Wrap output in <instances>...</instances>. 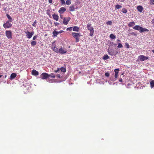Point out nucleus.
<instances>
[{"mask_svg":"<svg viewBox=\"0 0 154 154\" xmlns=\"http://www.w3.org/2000/svg\"><path fill=\"white\" fill-rule=\"evenodd\" d=\"M72 36L75 39V42H77L79 41V37L82 35L80 34L79 33L72 32Z\"/></svg>","mask_w":154,"mask_h":154,"instance_id":"nucleus-1","label":"nucleus"},{"mask_svg":"<svg viewBox=\"0 0 154 154\" xmlns=\"http://www.w3.org/2000/svg\"><path fill=\"white\" fill-rule=\"evenodd\" d=\"M10 22L9 21H7L5 23H4L3 24V27L5 29L9 28L11 27L12 26V24L10 23Z\"/></svg>","mask_w":154,"mask_h":154,"instance_id":"nucleus-2","label":"nucleus"},{"mask_svg":"<svg viewBox=\"0 0 154 154\" xmlns=\"http://www.w3.org/2000/svg\"><path fill=\"white\" fill-rule=\"evenodd\" d=\"M149 58V57H146L144 55H140L138 57V59L141 61H143L145 60H147Z\"/></svg>","mask_w":154,"mask_h":154,"instance_id":"nucleus-3","label":"nucleus"},{"mask_svg":"<svg viewBox=\"0 0 154 154\" xmlns=\"http://www.w3.org/2000/svg\"><path fill=\"white\" fill-rule=\"evenodd\" d=\"M5 34L8 39L12 38V33L10 30H7L5 31Z\"/></svg>","mask_w":154,"mask_h":154,"instance_id":"nucleus-4","label":"nucleus"},{"mask_svg":"<svg viewBox=\"0 0 154 154\" xmlns=\"http://www.w3.org/2000/svg\"><path fill=\"white\" fill-rule=\"evenodd\" d=\"M66 49L65 48H63L62 47H61L59 50L58 53H60L61 54H64L66 53Z\"/></svg>","mask_w":154,"mask_h":154,"instance_id":"nucleus-5","label":"nucleus"},{"mask_svg":"<svg viewBox=\"0 0 154 154\" xmlns=\"http://www.w3.org/2000/svg\"><path fill=\"white\" fill-rule=\"evenodd\" d=\"M48 77V74L46 73H43L41 75V78L42 79H46Z\"/></svg>","mask_w":154,"mask_h":154,"instance_id":"nucleus-6","label":"nucleus"},{"mask_svg":"<svg viewBox=\"0 0 154 154\" xmlns=\"http://www.w3.org/2000/svg\"><path fill=\"white\" fill-rule=\"evenodd\" d=\"M70 20V18L69 17L66 18H64L63 20V23L65 25L67 24L68 23V22Z\"/></svg>","mask_w":154,"mask_h":154,"instance_id":"nucleus-7","label":"nucleus"},{"mask_svg":"<svg viewBox=\"0 0 154 154\" xmlns=\"http://www.w3.org/2000/svg\"><path fill=\"white\" fill-rule=\"evenodd\" d=\"M25 33L26 34V36L27 38L30 39L32 37L30 33V32L28 30H27L24 31Z\"/></svg>","mask_w":154,"mask_h":154,"instance_id":"nucleus-8","label":"nucleus"},{"mask_svg":"<svg viewBox=\"0 0 154 154\" xmlns=\"http://www.w3.org/2000/svg\"><path fill=\"white\" fill-rule=\"evenodd\" d=\"M66 11V9L64 7H61L60 8L58 11L59 13L60 14H62Z\"/></svg>","mask_w":154,"mask_h":154,"instance_id":"nucleus-9","label":"nucleus"},{"mask_svg":"<svg viewBox=\"0 0 154 154\" xmlns=\"http://www.w3.org/2000/svg\"><path fill=\"white\" fill-rule=\"evenodd\" d=\"M87 27L88 28V29L90 31H92L94 30V29L91 26V24H88L87 25Z\"/></svg>","mask_w":154,"mask_h":154,"instance_id":"nucleus-10","label":"nucleus"},{"mask_svg":"<svg viewBox=\"0 0 154 154\" xmlns=\"http://www.w3.org/2000/svg\"><path fill=\"white\" fill-rule=\"evenodd\" d=\"M53 19L56 21H58L59 19V16L58 15L54 14L52 15Z\"/></svg>","mask_w":154,"mask_h":154,"instance_id":"nucleus-11","label":"nucleus"},{"mask_svg":"<svg viewBox=\"0 0 154 154\" xmlns=\"http://www.w3.org/2000/svg\"><path fill=\"white\" fill-rule=\"evenodd\" d=\"M119 69H116L114 70V72L115 73V78H117L118 76V73H119Z\"/></svg>","mask_w":154,"mask_h":154,"instance_id":"nucleus-12","label":"nucleus"},{"mask_svg":"<svg viewBox=\"0 0 154 154\" xmlns=\"http://www.w3.org/2000/svg\"><path fill=\"white\" fill-rule=\"evenodd\" d=\"M17 74L15 73H12L10 76V79L11 80H12L14 79L15 78Z\"/></svg>","mask_w":154,"mask_h":154,"instance_id":"nucleus-13","label":"nucleus"},{"mask_svg":"<svg viewBox=\"0 0 154 154\" xmlns=\"http://www.w3.org/2000/svg\"><path fill=\"white\" fill-rule=\"evenodd\" d=\"M32 74L35 76H37L38 75V72L36 70L33 69L32 71Z\"/></svg>","mask_w":154,"mask_h":154,"instance_id":"nucleus-14","label":"nucleus"},{"mask_svg":"<svg viewBox=\"0 0 154 154\" xmlns=\"http://www.w3.org/2000/svg\"><path fill=\"white\" fill-rule=\"evenodd\" d=\"M137 9L139 12L141 13L143 10V8L142 6L139 5L137 6Z\"/></svg>","mask_w":154,"mask_h":154,"instance_id":"nucleus-15","label":"nucleus"},{"mask_svg":"<svg viewBox=\"0 0 154 154\" xmlns=\"http://www.w3.org/2000/svg\"><path fill=\"white\" fill-rule=\"evenodd\" d=\"M69 9L70 11H74L75 10V6L72 5L69 8Z\"/></svg>","mask_w":154,"mask_h":154,"instance_id":"nucleus-16","label":"nucleus"},{"mask_svg":"<svg viewBox=\"0 0 154 154\" xmlns=\"http://www.w3.org/2000/svg\"><path fill=\"white\" fill-rule=\"evenodd\" d=\"M141 27L140 26L136 25L133 27V28L135 30L140 31Z\"/></svg>","mask_w":154,"mask_h":154,"instance_id":"nucleus-17","label":"nucleus"},{"mask_svg":"<svg viewBox=\"0 0 154 154\" xmlns=\"http://www.w3.org/2000/svg\"><path fill=\"white\" fill-rule=\"evenodd\" d=\"M79 28L77 26H75L73 27L72 30L74 31L79 32Z\"/></svg>","mask_w":154,"mask_h":154,"instance_id":"nucleus-18","label":"nucleus"},{"mask_svg":"<svg viewBox=\"0 0 154 154\" xmlns=\"http://www.w3.org/2000/svg\"><path fill=\"white\" fill-rule=\"evenodd\" d=\"M6 16L9 19V20L8 21H9L10 22H12V19L11 16L8 14H6Z\"/></svg>","mask_w":154,"mask_h":154,"instance_id":"nucleus-19","label":"nucleus"},{"mask_svg":"<svg viewBox=\"0 0 154 154\" xmlns=\"http://www.w3.org/2000/svg\"><path fill=\"white\" fill-rule=\"evenodd\" d=\"M150 85L151 88H152L154 87V80H150Z\"/></svg>","mask_w":154,"mask_h":154,"instance_id":"nucleus-20","label":"nucleus"},{"mask_svg":"<svg viewBox=\"0 0 154 154\" xmlns=\"http://www.w3.org/2000/svg\"><path fill=\"white\" fill-rule=\"evenodd\" d=\"M135 25V23L133 21L129 23L128 24V26L129 27H131Z\"/></svg>","mask_w":154,"mask_h":154,"instance_id":"nucleus-21","label":"nucleus"},{"mask_svg":"<svg viewBox=\"0 0 154 154\" xmlns=\"http://www.w3.org/2000/svg\"><path fill=\"white\" fill-rule=\"evenodd\" d=\"M109 58V57L107 54H105L103 56V59L104 60H106Z\"/></svg>","mask_w":154,"mask_h":154,"instance_id":"nucleus-22","label":"nucleus"},{"mask_svg":"<svg viewBox=\"0 0 154 154\" xmlns=\"http://www.w3.org/2000/svg\"><path fill=\"white\" fill-rule=\"evenodd\" d=\"M48 77H50L53 78H54L55 77V75L53 73H51L50 74H48Z\"/></svg>","mask_w":154,"mask_h":154,"instance_id":"nucleus-23","label":"nucleus"},{"mask_svg":"<svg viewBox=\"0 0 154 154\" xmlns=\"http://www.w3.org/2000/svg\"><path fill=\"white\" fill-rule=\"evenodd\" d=\"M109 37L111 38L112 39H115L116 38V36H115V35L112 34H111L110 35Z\"/></svg>","mask_w":154,"mask_h":154,"instance_id":"nucleus-24","label":"nucleus"},{"mask_svg":"<svg viewBox=\"0 0 154 154\" xmlns=\"http://www.w3.org/2000/svg\"><path fill=\"white\" fill-rule=\"evenodd\" d=\"M53 35L54 37L57 36V35L58 34V32L54 31L53 32Z\"/></svg>","mask_w":154,"mask_h":154,"instance_id":"nucleus-25","label":"nucleus"},{"mask_svg":"<svg viewBox=\"0 0 154 154\" xmlns=\"http://www.w3.org/2000/svg\"><path fill=\"white\" fill-rule=\"evenodd\" d=\"M36 44V42L35 41H32L31 43V45L32 46H35Z\"/></svg>","mask_w":154,"mask_h":154,"instance_id":"nucleus-26","label":"nucleus"},{"mask_svg":"<svg viewBox=\"0 0 154 154\" xmlns=\"http://www.w3.org/2000/svg\"><path fill=\"white\" fill-rule=\"evenodd\" d=\"M122 12L124 14H126L127 12V10L125 8H124L122 9Z\"/></svg>","mask_w":154,"mask_h":154,"instance_id":"nucleus-27","label":"nucleus"},{"mask_svg":"<svg viewBox=\"0 0 154 154\" xmlns=\"http://www.w3.org/2000/svg\"><path fill=\"white\" fill-rule=\"evenodd\" d=\"M60 69L62 72H66V69L63 67H61Z\"/></svg>","mask_w":154,"mask_h":154,"instance_id":"nucleus-28","label":"nucleus"},{"mask_svg":"<svg viewBox=\"0 0 154 154\" xmlns=\"http://www.w3.org/2000/svg\"><path fill=\"white\" fill-rule=\"evenodd\" d=\"M122 6L120 5H116L115 6V9H118L122 8Z\"/></svg>","mask_w":154,"mask_h":154,"instance_id":"nucleus-29","label":"nucleus"},{"mask_svg":"<svg viewBox=\"0 0 154 154\" xmlns=\"http://www.w3.org/2000/svg\"><path fill=\"white\" fill-rule=\"evenodd\" d=\"M145 28H143L142 27H141L140 30V33H141L143 32H145Z\"/></svg>","mask_w":154,"mask_h":154,"instance_id":"nucleus-30","label":"nucleus"},{"mask_svg":"<svg viewBox=\"0 0 154 154\" xmlns=\"http://www.w3.org/2000/svg\"><path fill=\"white\" fill-rule=\"evenodd\" d=\"M106 24L107 25H110L112 24V22L111 21H109L106 22Z\"/></svg>","mask_w":154,"mask_h":154,"instance_id":"nucleus-31","label":"nucleus"},{"mask_svg":"<svg viewBox=\"0 0 154 154\" xmlns=\"http://www.w3.org/2000/svg\"><path fill=\"white\" fill-rule=\"evenodd\" d=\"M53 50L54 51L57 53H58L59 52V50H58V48L56 47H55L54 48H53Z\"/></svg>","mask_w":154,"mask_h":154,"instance_id":"nucleus-32","label":"nucleus"},{"mask_svg":"<svg viewBox=\"0 0 154 154\" xmlns=\"http://www.w3.org/2000/svg\"><path fill=\"white\" fill-rule=\"evenodd\" d=\"M118 44V45L117 46L118 48H122L123 47L122 45L120 43H119Z\"/></svg>","mask_w":154,"mask_h":154,"instance_id":"nucleus-33","label":"nucleus"},{"mask_svg":"<svg viewBox=\"0 0 154 154\" xmlns=\"http://www.w3.org/2000/svg\"><path fill=\"white\" fill-rule=\"evenodd\" d=\"M71 3L70 0H67L66 2V4L67 5H69Z\"/></svg>","mask_w":154,"mask_h":154,"instance_id":"nucleus-34","label":"nucleus"},{"mask_svg":"<svg viewBox=\"0 0 154 154\" xmlns=\"http://www.w3.org/2000/svg\"><path fill=\"white\" fill-rule=\"evenodd\" d=\"M108 53H109V54L111 55H114V53L113 52H112V51H109Z\"/></svg>","mask_w":154,"mask_h":154,"instance_id":"nucleus-35","label":"nucleus"},{"mask_svg":"<svg viewBox=\"0 0 154 154\" xmlns=\"http://www.w3.org/2000/svg\"><path fill=\"white\" fill-rule=\"evenodd\" d=\"M90 32L89 33V35L90 36H92V35L93 34V33L94 32V30L90 31Z\"/></svg>","mask_w":154,"mask_h":154,"instance_id":"nucleus-36","label":"nucleus"},{"mask_svg":"<svg viewBox=\"0 0 154 154\" xmlns=\"http://www.w3.org/2000/svg\"><path fill=\"white\" fill-rule=\"evenodd\" d=\"M72 29H73L72 27H69V28H67L66 30L67 31H71L72 30Z\"/></svg>","mask_w":154,"mask_h":154,"instance_id":"nucleus-37","label":"nucleus"},{"mask_svg":"<svg viewBox=\"0 0 154 154\" xmlns=\"http://www.w3.org/2000/svg\"><path fill=\"white\" fill-rule=\"evenodd\" d=\"M36 20H35L34 21V22H33V23L32 24V26L35 27L36 26Z\"/></svg>","mask_w":154,"mask_h":154,"instance_id":"nucleus-38","label":"nucleus"},{"mask_svg":"<svg viewBox=\"0 0 154 154\" xmlns=\"http://www.w3.org/2000/svg\"><path fill=\"white\" fill-rule=\"evenodd\" d=\"M125 45L126 47V48H129V45L128 44L127 42H126L125 43Z\"/></svg>","mask_w":154,"mask_h":154,"instance_id":"nucleus-39","label":"nucleus"},{"mask_svg":"<svg viewBox=\"0 0 154 154\" xmlns=\"http://www.w3.org/2000/svg\"><path fill=\"white\" fill-rule=\"evenodd\" d=\"M131 35H134V36H136L137 35V34L134 32H132L130 33Z\"/></svg>","mask_w":154,"mask_h":154,"instance_id":"nucleus-40","label":"nucleus"},{"mask_svg":"<svg viewBox=\"0 0 154 154\" xmlns=\"http://www.w3.org/2000/svg\"><path fill=\"white\" fill-rule=\"evenodd\" d=\"M51 48L53 49L55 48V44L54 43H52Z\"/></svg>","mask_w":154,"mask_h":154,"instance_id":"nucleus-41","label":"nucleus"},{"mask_svg":"<svg viewBox=\"0 0 154 154\" xmlns=\"http://www.w3.org/2000/svg\"><path fill=\"white\" fill-rule=\"evenodd\" d=\"M105 75L106 76L108 77L109 76V73L108 72H106L105 74Z\"/></svg>","mask_w":154,"mask_h":154,"instance_id":"nucleus-42","label":"nucleus"},{"mask_svg":"<svg viewBox=\"0 0 154 154\" xmlns=\"http://www.w3.org/2000/svg\"><path fill=\"white\" fill-rule=\"evenodd\" d=\"M61 2V3L63 5L65 4V1L64 0H60Z\"/></svg>","mask_w":154,"mask_h":154,"instance_id":"nucleus-43","label":"nucleus"},{"mask_svg":"<svg viewBox=\"0 0 154 154\" xmlns=\"http://www.w3.org/2000/svg\"><path fill=\"white\" fill-rule=\"evenodd\" d=\"M60 69L59 68H57V70H55L54 72H59L60 71Z\"/></svg>","mask_w":154,"mask_h":154,"instance_id":"nucleus-44","label":"nucleus"},{"mask_svg":"<svg viewBox=\"0 0 154 154\" xmlns=\"http://www.w3.org/2000/svg\"><path fill=\"white\" fill-rule=\"evenodd\" d=\"M37 35H36L34 36L33 38V40H35V39H36L37 38Z\"/></svg>","mask_w":154,"mask_h":154,"instance_id":"nucleus-45","label":"nucleus"},{"mask_svg":"<svg viewBox=\"0 0 154 154\" xmlns=\"http://www.w3.org/2000/svg\"><path fill=\"white\" fill-rule=\"evenodd\" d=\"M54 24L56 26H58L60 25V24L57 22H56L54 23Z\"/></svg>","mask_w":154,"mask_h":154,"instance_id":"nucleus-46","label":"nucleus"},{"mask_svg":"<svg viewBox=\"0 0 154 154\" xmlns=\"http://www.w3.org/2000/svg\"><path fill=\"white\" fill-rule=\"evenodd\" d=\"M57 77L58 78H61V75L60 74H57Z\"/></svg>","mask_w":154,"mask_h":154,"instance_id":"nucleus-47","label":"nucleus"},{"mask_svg":"<svg viewBox=\"0 0 154 154\" xmlns=\"http://www.w3.org/2000/svg\"><path fill=\"white\" fill-rule=\"evenodd\" d=\"M64 32V31L63 30H61V31H59V32H58V33H61L62 32Z\"/></svg>","mask_w":154,"mask_h":154,"instance_id":"nucleus-48","label":"nucleus"},{"mask_svg":"<svg viewBox=\"0 0 154 154\" xmlns=\"http://www.w3.org/2000/svg\"><path fill=\"white\" fill-rule=\"evenodd\" d=\"M48 2L50 3H52V0H48Z\"/></svg>","mask_w":154,"mask_h":154,"instance_id":"nucleus-49","label":"nucleus"},{"mask_svg":"<svg viewBox=\"0 0 154 154\" xmlns=\"http://www.w3.org/2000/svg\"><path fill=\"white\" fill-rule=\"evenodd\" d=\"M120 42L121 41L119 39H117V42L118 44H119V43H120Z\"/></svg>","mask_w":154,"mask_h":154,"instance_id":"nucleus-50","label":"nucleus"},{"mask_svg":"<svg viewBox=\"0 0 154 154\" xmlns=\"http://www.w3.org/2000/svg\"><path fill=\"white\" fill-rule=\"evenodd\" d=\"M150 1L151 3H153V4H154L153 3V2H154V0H150Z\"/></svg>","mask_w":154,"mask_h":154,"instance_id":"nucleus-51","label":"nucleus"},{"mask_svg":"<svg viewBox=\"0 0 154 154\" xmlns=\"http://www.w3.org/2000/svg\"><path fill=\"white\" fill-rule=\"evenodd\" d=\"M30 33L31 34V35L32 36L34 34V32L33 31H32V32H30Z\"/></svg>","mask_w":154,"mask_h":154,"instance_id":"nucleus-52","label":"nucleus"},{"mask_svg":"<svg viewBox=\"0 0 154 154\" xmlns=\"http://www.w3.org/2000/svg\"><path fill=\"white\" fill-rule=\"evenodd\" d=\"M149 31V30L147 29H145V32H148Z\"/></svg>","mask_w":154,"mask_h":154,"instance_id":"nucleus-53","label":"nucleus"},{"mask_svg":"<svg viewBox=\"0 0 154 154\" xmlns=\"http://www.w3.org/2000/svg\"><path fill=\"white\" fill-rule=\"evenodd\" d=\"M122 79H121V78L120 79H119V81L120 82H122Z\"/></svg>","mask_w":154,"mask_h":154,"instance_id":"nucleus-54","label":"nucleus"},{"mask_svg":"<svg viewBox=\"0 0 154 154\" xmlns=\"http://www.w3.org/2000/svg\"><path fill=\"white\" fill-rule=\"evenodd\" d=\"M60 18H61L62 19L63 18V15H60Z\"/></svg>","mask_w":154,"mask_h":154,"instance_id":"nucleus-55","label":"nucleus"},{"mask_svg":"<svg viewBox=\"0 0 154 154\" xmlns=\"http://www.w3.org/2000/svg\"><path fill=\"white\" fill-rule=\"evenodd\" d=\"M125 0H119V1H120L121 2H124Z\"/></svg>","mask_w":154,"mask_h":154,"instance_id":"nucleus-56","label":"nucleus"},{"mask_svg":"<svg viewBox=\"0 0 154 154\" xmlns=\"http://www.w3.org/2000/svg\"><path fill=\"white\" fill-rule=\"evenodd\" d=\"M152 52H153V53L154 54V50H152Z\"/></svg>","mask_w":154,"mask_h":154,"instance_id":"nucleus-57","label":"nucleus"},{"mask_svg":"<svg viewBox=\"0 0 154 154\" xmlns=\"http://www.w3.org/2000/svg\"><path fill=\"white\" fill-rule=\"evenodd\" d=\"M6 77H7V75H5V77H5V78H6Z\"/></svg>","mask_w":154,"mask_h":154,"instance_id":"nucleus-58","label":"nucleus"},{"mask_svg":"<svg viewBox=\"0 0 154 154\" xmlns=\"http://www.w3.org/2000/svg\"><path fill=\"white\" fill-rule=\"evenodd\" d=\"M2 75H0V78L2 77Z\"/></svg>","mask_w":154,"mask_h":154,"instance_id":"nucleus-59","label":"nucleus"},{"mask_svg":"<svg viewBox=\"0 0 154 154\" xmlns=\"http://www.w3.org/2000/svg\"><path fill=\"white\" fill-rule=\"evenodd\" d=\"M110 43H111L112 44H113V42H110Z\"/></svg>","mask_w":154,"mask_h":154,"instance_id":"nucleus-60","label":"nucleus"},{"mask_svg":"<svg viewBox=\"0 0 154 154\" xmlns=\"http://www.w3.org/2000/svg\"><path fill=\"white\" fill-rule=\"evenodd\" d=\"M1 43H0V47H1Z\"/></svg>","mask_w":154,"mask_h":154,"instance_id":"nucleus-61","label":"nucleus"},{"mask_svg":"<svg viewBox=\"0 0 154 154\" xmlns=\"http://www.w3.org/2000/svg\"><path fill=\"white\" fill-rule=\"evenodd\" d=\"M60 22H62V21H61H61H60Z\"/></svg>","mask_w":154,"mask_h":154,"instance_id":"nucleus-62","label":"nucleus"},{"mask_svg":"<svg viewBox=\"0 0 154 154\" xmlns=\"http://www.w3.org/2000/svg\"><path fill=\"white\" fill-rule=\"evenodd\" d=\"M60 22H62V21H61H61H60Z\"/></svg>","mask_w":154,"mask_h":154,"instance_id":"nucleus-63","label":"nucleus"},{"mask_svg":"<svg viewBox=\"0 0 154 154\" xmlns=\"http://www.w3.org/2000/svg\"><path fill=\"white\" fill-rule=\"evenodd\" d=\"M60 22H62V21H61H61H60Z\"/></svg>","mask_w":154,"mask_h":154,"instance_id":"nucleus-64","label":"nucleus"}]
</instances>
